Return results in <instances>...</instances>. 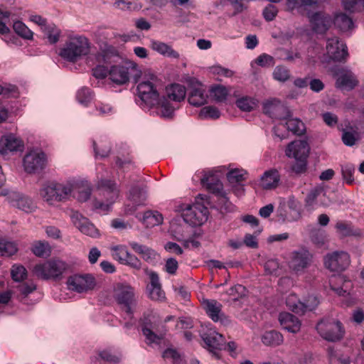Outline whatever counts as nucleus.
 Listing matches in <instances>:
<instances>
[{
	"label": "nucleus",
	"mask_w": 364,
	"mask_h": 364,
	"mask_svg": "<svg viewBox=\"0 0 364 364\" xmlns=\"http://www.w3.org/2000/svg\"><path fill=\"white\" fill-rule=\"evenodd\" d=\"M156 77L143 80L137 85L136 103L142 109H154V112L162 118H172L174 107L165 97H161L154 84Z\"/></svg>",
	"instance_id": "nucleus-1"
},
{
	"label": "nucleus",
	"mask_w": 364,
	"mask_h": 364,
	"mask_svg": "<svg viewBox=\"0 0 364 364\" xmlns=\"http://www.w3.org/2000/svg\"><path fill=\"white\" fill-rule=\"evenodd\" d=\"M74 186L73 179L63 182L49 181L43 185L39 193L47 203L55 205L68 200L73 195Z\"/></svg>",
	"instance_id": "nucleus-2"
},
{
	"label": "nucleus",
	"mask_w": 364,
	"mask_h": 364,
	"mask_svg": "<svg viewBox=\"0 0 364 364\" xmlns=\"http://www.w3.org/2000/svg\"><path fill=\"white\" fill-rule=\"evenodd\" d=\"M97 197L93 201V207L100 213H107L117 199L119 191L114 181L100 179L97 183Z\"/></svg>",
	"instance_id": "nucleus-3"
},
{
	"label": "nucleus",
	"mask_w": 364,
	"mask_h": 364,
	"mask_svg": "<svg viewBox=\"0 0 364 364\" xmlns=\"http://www.w3.org/2000/svg\"><path fill=\"white\" fill-rule=\"evenodd\" d=\"M90 52L89 40L83 36L70 37L60 48L59 55L67 61L75 63Z\"/></svg>",
	"instance_id": "nucleus-4"
},
{
	"label": "nucleus",
	"mask_w": 364,
	"mask_h": 364,
	"mask_svg": "<svg viewBox=\"0 0 364 364\" xmlns=\"http://www.w3.org/2000/svg\"><path fill=\"white\" fill-rule=\"evenodd\" d=\"M68 268V264L59 259H50L37 264L33 267L34 274L45 280H60Z\"/></svg>",
	"instance_id": "nucleus-5"
},
{
	"label": "nucleus",
	"mask_w": 364,
	"mask_h": 364,
	"mask_svg": "<svg viewBox=\"0 0 364 364\" xmlns=\"http://www.w3.org/2000/svg\"><path fill=\"white\" fill-rule=\"evenodd\" d=\"M113 297L120 309L132 318L134 314L133 309L136 305L134 288L127 284L118 283L114 287Z\"/></svg>",
	"instance_id": "nucleus-6"
},
{
	"label": "nucleus",
	"mask_w": 364,
	"mask_h": 364,
	"mask_svg": "<svg viewBox=\"0 0 364 364\" xmlns=\"http://www.w3.org/2000/svg\"><path fill=\"white\" fill-rule=\"evenodd\" d=\"M316 328L321 337L331 342L340 341L345 333L341 322L332 318L321 319Z\"/></svg>",
	"instance_id": "nucleus-7"
},
{
	"label": "nucleus",
	"mask_w": 364,
	"mask_h": 364,
	"mask_svg": "<svg viewBox=\"0 0 364 364\" xmlns=\"http://www.w3.org/2000/svg\"><path fill=\"white\" fill-rule=\"evenodd\" d=\"M181 215L183 220L191 226H200L208 220V210L201 203L186 205L182 209Z\"/></svg>",
	"instance_id": "nucleus-8"
},
{
	"label": "nucleus",
	"mask_w": 364,
	"mask_h": 364,
	"mask_svg": "<svg viewBox=\"0 0 364 364\" xmlns=\"http://www.w3.org/2000/svg\"><path fill=\"white\" fill-rule=\"evenodd\" d=\"M312 261V254L306 248H300L291 252L288 264L292 272L301 274L311 265Z\"/></svg>",
	"instance_id": "nucleus-9"
},
{
	"label": "nucleus",
	"mask_w": 364,
	"mask_h": 364,
	"mask_svg": "<svg viewBox=\"0 0 364 364\" xmlns=\"http://www.w3.org/2000/svg\"><path fill=\"white\" fill-rule=\"evenodd\" d=\"M307 17L312 31L318 34H324L333 23L331 16L325 11H308Z\"/></svg>",
	"instance_id": "nucleus-10"
},
{
	"label": "nucleus",
	"mask_w": 364,
	"mask_h": 364,
	"mask_svg": "<svg viewBox=\"0 0 364 364\" xmlns=\"http://www.w3.org/2000/svg\"><path fill=\"white\" fill-rule=\"evenodd\" d=\"M328 58L335 62H345L348 56V48L338 37L328 38L326 42Z\"/></svg>",
	"instance_id": "nucleus-11"
},
{
	"label": "nucleus",
	"mask_w": 364,
	"mask_h": 364,
	"mask_svg": "<svg viewBox=\"0 0 364 364\" xmlns=\"http://www.w3.org/2000/svg\"><path fill=\"white\" fill-rule=\"evenodd\" d=\"M350 262L349 255L343 251L328 254L324 259L325 267L332 272L344 271Z\"/></svg>",
	"instance_id": "nucleus-12"
},
{
	"label": "nucleus",
	"mask_w": 364,
	"mask_h": 364,
	"mask_svg": "<svg viewBox=\"0 0 364 364\" xmlns=\"http://www.w3.org/2000/svg\"><path fill=\"white\" fill-rule=\"evenodd\" d=\"M201 338L208 350L211 352L216 358L219 359L220 358V350L225 344L223 336L215 330L209 329L202 333Z\"/></svg>",
	"instance_id": "nucleus-13"
},
{
	"label": "nucleus",
	"mask_w": 364,
	"mask_h": 364,
	"mask_svg": "<svg viewBox=\"0 0 364 364\" xmlns=\"http://www.w3.org/2000/svg\"><path fill=\"white\" fill-rule=\"evenodd\" d=\"M46 155L42 151H30L23 158V166L27 173H33L42 171L46 166Z\"/></svg>",
	"instance_id": "nucleus-14"
},
{
	"label": "nucleus",
	"mask_w": 364,
	"mask_h": 364,
	"mask_svg": "<svg viewBox=\"0 0 364 364\" xmlns=\"http://www.w3.org/2000/svg\"><path fill=\"white\" fill-rule=\"evenodd\" d=\"M128 199L132 202V205H126L124 212L127 215H132L135 212L137 207L146 205L147 199L146 188L137 186L132 187L129 191Z\"/></svg>",
	"instance_id": "nucleus-15"
},
{
	"label": "nucleus",
	"mask_w": 364,
	"mask_h": 364,
	"mask_svg": "<svg viewBox=\"0 0 364 364\" xmlns=\"http://www.w3.org/2000/svg\"><path fill=\"white\" fill-rule=\"evenodd\" d=\"M67 285L69 289L82 293L94 288L95 281V278L90 274L74 275L68 279Z\"/></svg>",
	"instance_id": "nucleus-16"
},
{
	"label": "nucleus",
	"mask_w": 364,
	"mask_h": 364,
	"mask_svg": "<svg viewBox=\"0 0 364 364\" xmlns=\"http://www.w3.org/2000/svg\"><path fill=\"white\" fill-rule=\"evenodd\" d=\"M333 75L337 77L336 87L340 89L351 90L358 84L355 74L346 68H338L334 71Z\"/></svg>",
	"instance_id": "nucleus-17"
},
{
	"label": "nucleus",
	"mask_w": 364,
	"mask_h": 364,
	"mask_svg": "<svg viewBox=\"0 0 364 364\" xmlns=\"http://www.w3.org/2000/svg\"><path fill=\"white\" fill-rule=\"evenodd\" d=\"M70 218L73 225L84 235L92 237L99 236V230L89 219L82 216L79 212H73Z\"/></svg>",
	"instance_id": "nucleus-18"
},
{
	"label": "nucleus",
	"mask_w": 364,
	"mask_h": 364,
	"mask_svg": "<svg viewBox=\"0 0 364 364\" xmlns=\"http://www.w3.org/2000/svg\"><path fill=\"white\" fill-rule=\"evenodd\" d=\"M8 200L12 206L25 213H31L36 208L35 203L31 198L18 192L9 193Z\"/></svg>",
	"instance_id": "nucleus-19"
},
{
	"label": "nucleus",
	"mask_w": 364,
	"mask_h": 364,
	"mask_svg": "<svg viewBox=\"0 0 364 364\" xmlns=\"http://www.w3.org/2000/svg\"><path fill=\"white\" fill-rule=\"evenodd\" d=\"M309 145L306 140H296L288 144L285 150L286 156L295 159H307Z\"/></svg>",
	"instance_id": "nucleus-20"
},
{
	"label": "nucleus",
	"mask_w": 364,
	"mask_h": 364,
	"mask_svg": "<svg viewBox=\"0 0 364 364\" xmlns=\"http://www.w3.org/2000/svg\"><path fill=\"white\" fill-rule=\"evenodd\" d=\"M23 148V142L13 134H5L0 138V152L3 154L21 151Z\"/></svg>",
	"instance_id": "nucleus-21"
},
{
	"label": "nucleus",
	"mask_w": 364,
	"mask_h": 364,
	"mask_svg": "<svg viewBox=\"0 0 364 364\" xmlns=\"http://www.w3.org/2000/svg\"><path fill=\"white\" fill-rule=\"evenodd\" d=\"M331 289L339 296H346L350 294L353 288V283L343 275L333 276L329 280Z\"/></svg>",
	"instance_id": "nucleus-22"
},
{
	"label": "nucleus",
	"mask_w": 364,
	"mask_h": 364,
	"mask_svg": "<svg viewBox=\"0 0 364 364\" xmlns=\"http://www.w3.org/2000/svg\"><path fill=\"white\" fill-rule=\"evenodd\" d=\"M186 94L185 86L180 84H172L166 89L165 97L166 100L174 107V110L178 107L176 104L183 101Z\"/></svg>",
	"instance_id": "nucleus-23"
},
{
	"label": "nucleus",
	"mask_w": 364,
	"mask_h": 364,
	"mask_svg": "<svg viewBox=\"0 0 364 364\" xmlns=\"http://www.w3.org/2000/svg\"><path fill=\"white\" fill-rule=\"evenodd\" d=\"M201 183L209 192L218 196H224L223 183L215 173L210 172L205 174L201 178Z\"/></svg>",
	"instance_id": "nucleus-24"
},
{
	"label": "nucleus",
	"mask_w": 364,
	"mask_h": 364,
	"mask_svg": "<svg viewBox=\"0 0 364 364\" xmlns=\"http://www.w3.org/2000/svg\"><path fill=\"white\" fill-rule=\"evenodd\" d=\"M279 321L284 329L292 333H298L301 326V321L296 316L288 312L280 313Z\"/></svg>",
	"instance_id": "nucleus-25"
},
{
	"label": "nucleus",
	"mask_w": 364,
	"mask_h": 364,
	"mask_svg": "<svg viewBox=\"0 0 364 364\" xmlns=\"http://www.w3.org/2000/svg\"><path fill=\"white\" fill-rule=\"evenodd\" d=\"M75 183L72 196L76 197L80 202L87 201L91 196V186L87 181L73 179Z\"/></svg>",
	"instance_id": "nucleus-26"
},
{
	"label": "nucleus",
	"mask_w": 364,
	"mask_h": 364,
	"mask_svg": "<svg viewBox=\"0 0 364 364\" xmlns=\"http://www.w3.org/2000/svg\"><path fill=\"white\" fill-rule=\"evenodd\" d=\"M203 306L206 314L214 322H223L224 314L222 312L220 303L215 300H205Z\"/></svg>",
	"instance_id": "nucleus-27"
},
{
	"label": "nucleus",
	"mask_w": 364,
	"mask_h": 364,
	"mask_svg": "<svg viewBox=\"0 0 364 364\" xmlns=\"http://www.w3.org/2000/svg\"><path fill=\"white\" fill-rule=\"evenodd\" d=\"M109 75L114 83L125 84L129 80V68L123 65H112L109 69Z\"/></svg>",
	"instance_id": "nucleus-28"
},
{
	"label": "nucleus",
	"mask_w": 364,
	"mask_h": 364,
	"mask_svg": "<svg viewBox=\"0 0 364 364\" xmlns=\"http://www.w3.org/2000/svg\"><path fill=\"white\" fill-rule=\"evenodd\" d=\"M153 330V324L150 322H147L146 318L144 317L142 321L141 331L145 336L146 343L148 345H159L163 340V336L156 334Z\"/></svg>",
	"instance_id": "nucleus-29"
},
{
	"label": "nucleus",
	"mask_w": 364,
	"mask_h": 364,
	"mask_svg": "<svg viewBox=\"0 0 364 364\" xmlns=\"http://www.w3.org/2000/svg\"><path fill=\"white\" fill-rule=\"evenodd\" d=\"M263 112L272 119H280V112L284 110L280 100L277 99L268 100L263 103Z\"/></svg>",
	"instance_id": "nucleus-30"
},
{
	"label": "nucleus",
	"mask_w": 364,
	"mask_h": 364,
	"mask_svg": "<svg viewBox=\"0 0 364 364\" xmlns=\"http://www.w3.org/2000/svg\"><path fill=\"white\" fill-rule=\"evenodd\" d=\"M320 0H286L287 8L289 11H308L309 8L316 9Z\"/></svg>",
	"instance_id": "nucleus-31"
},
{
	"label": "nucleus",
	"mask_w": 364,
	"mask_h": 364,
	"mask_svg": "<svg viewBox=\"0 0 364 364\" xmlns=\"http://www.w3.org/2000/svg\"><path fill=\"white\" fill-rule=\"evenodd\" d=\"M280 181V175L277 170L270 169L265 171L261 178V185L264 189L276 188Z\"/></svg>",
	"instance_id": "nucleus-32"
},
{
	"label": "nucleus",
	"mask_w": 364,
	"mask_h": 364,
	"mask_svg": "<svg viewBox=\"0 0 364 364\" xmlns=\"http://www.w3.org/2000/svg\"><path fill=\"white\" fill-rule=\"evenodd\" d=\"M207 97L205 89L199 86L191 90L188 101L193 106L200 107L206 103Z\"/></svg>",
	"instance_id": "nucleus-33"
},
{
	"label": "nucleus",
	"mask_w": 364,
	"mask_h": 364,
	"mask_svg": "<svg viewBox=\"0 0 364 364\" xmlns=\"http://www.w3.org/2000/svg\"><path fill=\"white\" fill-rule=\"evenodd\" d=\"M151 48L159 54L172 58L178 59L180 57L179 53L173 50L172 47L164 42L159 41H151Z\"/></svg>",
	"instance_id": "nucleus-34"
},
{
	"label": "nucleus",
	"mask_w": 364,
	"mask_h": 364,
	"mask_svg": "<svg viewBox=\"0 0 364 364\" xmlns=\"http://www.w3.org/2000/svg\"><path fill=\"white\" fill-rule=\"evenodd\" d=\"M264 345L267 346H278L284 341L283 335L275 330L265 331L261 338Z\"/></svg>",
	"instance_id": "nucleus-35"
},
{
	"label": "nucleus",
	"mask_w": 364,
	"mask_h": 364,
	"mask_svg": "<svg viewBox=\"0 0 364 364\" xmlns=\"http://www.w3.org/2000/svg\"><path fill=\"white\" fill-rule=\"evenodd\" d=\"M336 229L337 232L342 237H359L361 235L360 230L358 228H355L351 223L349 222L338 221L336 224Z\"/></svg>",
	"instance_id": "nucleus-36"
},
{
	"label": "nucleus",
	"mask_w": 364,
	"mask_h": 364,
	"mask_svg": "<svg viewBox=\"0 0 364 364\" xmlns=\"http://www.w3.org/2000/svg\"><path fill=\"white\" fill-rule=\"evenodd\" d=\"M333 23L342 32L350 31L354 28L352 18L343 13L337 14Z\"/></svg>",
	"instance_id": "nucleus-37"
},
{
	"label": "nucleus",
	"mask_w": 364,
	"mask_h": 364,
	"mask_svg": "<svg viewBox=\"0 0 364 364\" xmlns=\"http://www.w3.org/2000/svg\"><path fill=\"white\" fill-rule=\"evenodd\" d=\"M323 193V188L316 186L310 190L305 198V207L308 210H312L318 206V198Z\"/></svg>",
	"instance_id": "nucleus-38"
},
{
	"label": "nucleus",
	"mask_w": 364,
	"mask_h": 364,
	"mask_svg": "<svg viewBox=\"0 0 364 364\" xmlns=\"http://www.w3.org/2000/svg\"><path fill=\"white\" fill-rule=\"evenodd\" d=\"M131 247L136 253L140 255L145 261L151 263L156 260L157 254L151 248L136 242L131 243Z\"/></svg>",
	"instance_id": "nucleus-39"
},
{
	"label": "nucleus",
	"mask_w": 364,
	"mask_h": 364,
	"mask_svg": "<svg viewBox=\"0 0 364 364\" xmlns=\"http://www.w3.org/2000/svg\"><path fill=\"white\" fill-rule=\"evenodd\" d=\"M97 60L104 63L106 65L117 63L121 59L118 51L114 48H109L102 53H98L97 56Z\"/></svg>",
	"instance_id": "nucleus-40"
},
{
	"label": "nucleus",
	"mask_w": 364,
	"mask_h": 364,
	"mask_svg": "<svg viewBox=\"0 0 364 364\" xmlns=\"http://www.w3.org/2000/svg\"><path fill=\"white\" fill-rule=\"evenodd\" d=\"M163 215L158 211H146L144 214L143 223L147 228L154 227L161 224Z\"/></svg>",
	"instance_id": "nucleus-41"
},
{
	"label": "nucleus",
	"mask_w": 364,
	"mask_h": 364,
	"mask_svg": "<svg viewBox=\"0 0 364 364\" xmlns=\"http://www.w3.org/2000/svg\"><path fill=\"white\" fill-rule=\"evenodd\" d=\"M302 301L294 293L289 294L286 299L287 306L294 313L303 315Z\"/></svg>",
	"instance_id": "nucleus-42"
},
{
	"label": "nucleus",
	"mask_w": 364,
	"mask_h": 364,
	"mask_svg": "<svg viewBox=\"0 0 364 364\" xmlns=\"http://www.w3.org/2000/svg\"><path fill=\"white\" fill-rule=\"evenodd\" d=\"M287 129L296 135L304 134L306 127L302 121L297 118L288 119L286 122Z\"/></svg>",
	"instance_id": "nucleus-43"
},
{
	"label": "nucleus",
	"mask_w": 364,
	"mask_h": 364,
	"mask_svg": "<svg viewBox=\"0 0 364 364\" xmlns=\"http://www.w3.org/2000/svg\"><path fill=\"white\" fill-rule=\"evenodd\" d=\"M18 250L16 244L4 238H0V255L9 257L14 255Z\"/></svg>",
	"instance_id": "nucleus-44"
},
{
	"label": "nucleus",
	"mask_w": 364,
	"mask_h": 364,
	"mask_svg": "<svg viewBox=\"0 0 364 364\" xmlns=\"http://www.w3.org/2000/svg\"><path fill=\"white\" fill-rule=\"evenodd\" d=\"M237 107L244 112H250L257 105V100L250 97H242L236 101Z\"/></svg>",
	"instance_id": "nucleus-45"
},
{
	"label": "nucleus",
	"mask_w": 364,
	"mask_h": 364,
	"mask_svg": "<svg viewBox=\"0 0 364 364\" xmlns=\"http://www.w3.org/2000/svg\"><path fill=\"white\" fill-rule=\"evenodd\" d=\"M110 250L113 259L123 264L129 254L127 247L124 245H115Z\"/></svg>",
	"instance_id": "nucleus-46"
},
{
	"label": "nucleus",
	"mask_w": 364,
	"mask_h": 364,
	"mask_svg": "<svg viewBox=\"0 0 364 364\" xmlns=\"http://www.w3.org/2000/svg\"><path fill=\"white\" fill-rule=\"evenodd\" d=\"M33 253L39 257H46L50 254V247L48 242L38 241L32 246Z\"/></svg>",
	"instance_id": "nucleus-47"
},
{
	"label": "nucleus",
	"mask_w": 364,
	"mask_h": 364,
	"mask_svg": "<svg viewBox=\"0 0 364 364\" xmlns=\"http://www.w3.org/2000/svg\"><path fill=\"white\" fill-rule=\"evenodd\" d=\"M13 28L16 33L21 38L26 40H31L33 38V33L22 21H15Z\"/></svg>",
	"instance_id": "nucleus-48"
},
{
	"label": "nucleus",
	"mask_w": 364,
	"mask_h": 364,
	"mask_svg": "<svg viewBox=\"0 0 364 364\" xmlns=\"http://www.w3.org/2000/svg\"><path fill=\"white\" fill-rule=\"evenodd\" d=\"M43 31L50 43L55 44L59 41L61 31L55 24H48Z\"/></svg>",
	"instance_id": "nucleus-49"
},
{
	"label": "nucleus",
	"mask_w": 364,
	"mask_h": 364,
	"mask_svg": "<svg viewBox=\"0 0 364 364\" xmlns=\"http://www.w3.org/2000/svg\"><path fill=\"white\" fill-rule=\"evenodd\" d=\"M116 364L119 361V358L115 355H112L109 350H104L98 353L97 357L94 361L95 364H101V362Z\"/></svg>",
	"instance_id": "nucleus-50"
},
{
	"label": "nucleus",
	"mask_w": 364,
	"mask_h": 364,
	"mask_svg": "<svg viewBox=\"0 0 364 364\" xmlns=\"http://www.w3.org/2000/svg\"><path fill=\"white\" fill-rule=\"evenodd\" d=\"M93 149L97 158H103L108 156L110 152L111 146L109 142L105 139L104 141H100V144L93 141Z\"/></svg>",
	"instance_id": "nucleus-51"
},
{
	"label": "nucleus",
	"mask_w": 364,
	"mask_h": 364,
	"mask_svg": "<svg viewBox=\"0 0 364 364\" xmlns=\"http://www.w3.org/2000/svg\"><path fill=\"white\" fill-rule=\"evenodd\" d=\"M360 139V134L356 130L343 129L342 141L348 146H353Z\"/></svg>",
	"instance_id": "nucleus-52"
},
{
	"label": "nucleus",
	"mask_w": 364,
	"mask_h": 364,
	"mask_svg": "<svg viewBox=\"0 0 364 364\" xmlns=\"http://www.w3.org/2000/svg\"><path fill=\"white\" fill-rule=\"evenodd\" d=\"M114 6L122 11H139L142 8L141 4L128 0H115Z\"/></svg>",
	"instance_id": "nucleus-53"
},
{
	"label": "nucleus",
	"mask_w": 364,
	"mask_h": 364,
	"mask_svg": "<svg viewBox=\"0 0 364 364\" xmlns=\"http://www.w3.org/2000/svg\"><path fill=\"white\" fill-rule=\"evenodd\" d=\"M246 175L245 170L235 168L227 173V178L230 183H240L246 179Z\"/></svg>",
	"instance_id": "nucleus-54"
},
{
	"label": "nucleus",
	"mask_w": 364,
	"mask_h": 364,
	"mask_svg": "<svg viewBox=\"0 0 364 364\" xmlns=\"http://www.w3.org/2000/svg\"><path fill=\"white\" fill-rule=\"evenodd\" d=\"M76 98L79 103L86 107L93 99L92 92L88 87H82L77 91Z\"/></svg>",
	"instance_id": "nucleus-55"
},
{
	"label": "nucleus",
	"mask_w": 364,
	"mask_h": 364,
	"mask_svg": "<svg viewBox=\"0 0 364 364\" xmlns=\"http://www.w3.org/2000/svg\"><path fill=\"white\" fill-rule=\"evenodd\" d=\"M199 117L200 119H217L220 117V112L214 106H206L200 109Z\"/></svg>",
	"instance_id": "nucleus-56"
},
{
	"label": "nucleus",
	"mask_w": 364,
	"mask_h": 364,
	"mask_svg": "<svg viewBox=\"0 0 364 364\" xmlns=\"http://www.w3.org/2000/svg\"><path fill=\"white\" fill-rule=\"evenodd\" d=\"M273 78L279 82H284L290 77L289 70L283 65H277L272 73Z\"/></svg>",
	"instance_id": "nucleus-57"
},
{
	"label": "nucleus",
	"mask_w": 364,
	"mask_h": 364,
	"mask_svg": "<svg viewBox=\"0 0 364 364\" xmlns=\"http://www.w3.org/2000/svg\"><path fill=\"white\" fill-rule=\"evenodd\" d=\"M343 8L350 12L360 11L364 9V0H343Z\"/></svg>",
	"instance_id": "nucleus-58"
},
{
	"label": "nucleus",
	"mask_w": 364,
	"mask_h": 364,
	"mask_svg": "<svg viewBox=\"0 0 364 364\" xmlns=\"http://www.w3.org/2000/svg\"><path fill=\"white\" fill-rule=\"evenodd\" d=\"M320 301L318 296L315 295H309L302 301L303 304V314L306 311H311L314 310L319 304Z\"/></svg>",
	"instance_id": "nucleus-59"
},
{
	"label": "nucleus",
	"mask_w": 364,
	"mask_h": 364,
	"mask_svg": "<svg viewBox=\"0 0 364 364\" xmlns=\"http://www.w3.org/2000/svg\"><path fill=\"white\" fill-rule=\"evenodd\" d=\"M342 176L343 180L348 184H352L354 182L353 173L355 172V166L352 164H346L341 167Z\"/></svg>",
	"instance_id": "nucleus-60"
},
{
	"label": "nucleus",
	"mask_w": 364,
	"mask_h": 364,
	"mask_svg": "<svg viewBox=\"0 0 364 364\" xmlns=\"http://www.w3.org/2000/svg\"><path fill=\"white\" fill-rule=\"evenodd\" d=\"M211 93L217 102H224L226 100L228 91L227 88L223 85H217L211 89Z\"/></svg>",
	"instance_id": "nucleus-61"
},
{
	"label": "nucleus",
	"mask_w": 364,
	"mask_h": 364,
	"mask_svg": "<svg viewBox=\"0 0 364 364\" xmlns=\"http://www.w3.org/2000/svg\"><path fill=\"white\" fill-rule=\"evenodd\" d=\"M11 277L16 282L23 281L27 276V271L22 265H13L11 268Z\"/></svg>",
	"instance_id": "nucleus-62"
},
{
	"label": "nucleus",
	"mask_w": 364,
	"mask_h": 364,
	"mask_svg": "<svg viewBox=\"0 0 364 364\" xmlns=\"http://www.w3.org/2000/svg\"><path fill=\"white\" fill-rule=\"evenodd\" d=\"M255 63L261 67H272L275 64L274 58L270 55L262 53L255 59Z\"/></svg>",
	"instance_id": "nucleus-63"
},
{
	"label": "nucleus",
	"mask_w": 364,
	"mask_h": 364,
	"mask_svg": "<svg viewBox=\"0 0 364 364\" xmlns=\"http://www.w3.org/2000/svg\"><path fill=\"white\" fill-rule=\"evenodd\" d=\"M227 293L229 296L232 297L233 300H237L246 295L247 290L244 286L237 284L230 288Z\"/></svg>",
	"instance_id": "nucleus-64"
}]
</instances>
